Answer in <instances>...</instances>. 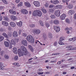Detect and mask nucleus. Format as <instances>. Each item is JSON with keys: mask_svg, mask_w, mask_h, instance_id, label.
I'll use <instances>...</instances> for the list:
<instances>
[{"mask_svg": "<svg viewBox=\"0 0 76 76\" xmlns=\"http://www.w3.org/2000/svg\"><path fill=\"white\" fill-rule=\"evenodd\" d=\"M70 1V0H63L62 1L63 3H65V4H66L67 5H68L69 4V1Z\"/></svg>", "mask_w": 76, "mask_h": 76, "instance_id": "nucleus-18", "label": "nucleus"}, {"mask_svg": "<svg viewBox=\"0 0 76 76\" xmlns=\"http://www.w3.org/2000/svg\"><path fill=\"white\" fill-rule=\"evenodd\" d=\"M56 6L57 7V8L58 9H62V6L61 5H58Z\"/></svg>", "mask_w": 76, "mask_h": 76, "instance_id": "nucleus-27", "label": "nucleus"}, {"mask_svg": "<svg viewBox=\"0 0 76 76\" xmlns=\"http://www.w3.org/2000/svg\"><path fill=\"white\" fill-rule=\"evenodd\" d=\"M22 32V30H20L19 31V35H20V34H21V32Z\"/></svg>", "mask_w": 76, "mask_h": 76, "instance_id": "nucleus-58", "label": "nucleus"}, {"mask_svg": "<svg viewBox=\"0 0 76 76\" xmlns=\"http://www.w3.org/2000/svg\"><path fill=\"white\" fill-rule=\"evenodd\" d=\"M55 15L57 16H60V11L59 10L56 11L55 12Z\"/></svg>", "mask_w": 76, "mask_h": 76, "instance_id": "nucleus-9", "label": "nucleus"}, {"mask_svg": "<svg viewBox=\"0 0 76 76\" xmlns=\"http://www.w3.org/2000/svg\"><path fill=\"white\" fill-rule=\"evenodd\" d=\"M4 18V20L6 21H9V18L7 16H5Z\"/></svg>", "mask_w": 76, "mask_h": 76, "instance_id": "nucleus-25", "label": "nucleus"}, {"mask_svg": "<svg viewBox=\"0 0 76 76\" xmlns=\"http://www.w3.org/2000/svg\"><path fill=\"white\" fill-rule=\"evenodd\" d=\"M54 29L56 32H58L60 31V28L59 26H54Z\"/></svg>", "mask_w": 76, "mask_h": 76, "instance_id": "nucleus-6", "label": "nucleus"}, {"mask_svg": "<svg viewBox=\"0 0 76 76\" xmlns=\"http://www.w3.org/2000/svg\"><path fill=\"white\" fill-rule=\"evenodd\" d=\"M28 49L30 50L31 52H34V48H33L32 47L31 45H28Z\"/></svg>", "mask_w": 76, "mask_h": 76, "instance_id": "nucleus-14", "label": "nucleus"}, {"mask_svg": "<svg viewBox=\"0 0 76 76\" xmlns=\"http://www.w3.org/2000/svg\"><path fill=\"white\" fill-rule=\"evenodd\" d=\"M63 40H64V39H63V37H61L59 39V41H63Z\"/></svg>", "mask_w": 76, "mask_h": 76, "instance_id": "nucleus-50", "label": "nucleus"}, {"mask_svg": "<svg viewBox=\"0 0 76 76\" xmlns=\"http://www.w3.org/2000/svg\"><path fill=\"white\" fill-rule=\"evenodd\" d=\"M45 25L46 27H47V28H48V27H49V26H50V24L47 23H46Z\"/></svg>", "mask_w": 76, "mask_h": 76, "instance_id": "nucleus-38", "label": "nucleus"}, {"mask_svg": "<svg viewBox=\"0 0 76 76\" xmlns=\"http://www.w3.org/2000/svg\"><path fill=\"white\" fill-rule=\"evenodd\" d=\"M45 7H48V3H46V4L45 5Z\"/></svg>", "mask_w": 76, "mask_h": 76, "instance_id": "nucleus-47", "label": "nucleus"}, {"mask_svg": "<svg viewBox=\"0 0 76 76\" xmlns=\"http://www.w3.org/2000/svg\"><path fill=\"white\" fill-rule=\"evenodd\" d=\"M18 59V56H15L14 57V60H17Z\"/></svg>", "mask_w": 76, "mask_h": 76, "instance_id": "nucleus-43", "label": "nucleus"}, {"mask_svg": "<svg viewBox=\"0 0 76 76\" xmlns=\"http://www.w3.org/2000/svg\"><path fill=\"white\" fill-rule=\"evenodd\" d=\"M75 11L73 10H69V13H70L71 15H72V14H74L75 13Z\"/></svg>", "mask_w": 76, "mask_h": 76, "instance_id": "nucleus-22", "label": "nucleus"}, {"mask_svg": "<svg viewBox=\"0 0 76 76\" xmlns=\"http://www.w3.org/2000/svg\"><path fill=\"white\" fill-rule=\"evenodd\" d=\"M58 44H60V45H64V43H63V42H61V41H59V42H58Z\"/></svg>", "mask_w": 76, "mask_h": 76, "instance_id": "nucleus-35", "label": "nucleus"}, {"mask_svg": "<svg viewBox=\"0 0 76 76\" xmlns=\"http://www.w3.org/2000/svg\"><path fill=\"white\" fill-rule=\"evenodd\" d=\"M11 41L12 45H15V44L16 43H15V41L14 40L12 39Z\"/></svg>", "mask_w": 76, "mask_h": 76, "instance_id": "nucleus-32", "label": "nucleus"}, {"mask_svg": "<svg viewBox=\"0 0 76 76\" xmlns=\"http://www.w3.org/2000/svg\"><path fill=\"white\" fill-rule=\"evenodd\" d=\"M3 3H4L5 4H7V1L6 0H5V1H4Z\"/></svg>", "mask_w": 76, "mask_h": 76, "instance_id": "nucleus-56", "label": "nucleus"}, {"mask_svg": "<svg viewBox=\"0 0 76 76\" xmlns=\"http://www.w3.org/2000/svg\"><path fill=\"white\" fill-rule=\"evenodd\" d=\"M66 17V14H63L60 16L61 19V20H64V19H65Z\"/></svg>", "mask_w": 76, "mask_h": 76, "instance_id": "nucleus-11", "label": "nucleus"}, {"mask_svg": "<svg viewBox=\"0 0 76 76\" xmlns=\"http://www.w3.org/2000/svg\"><path fill=\"white\" fill-rule=\"evenodd\" d=\"M74 19H76V13H75V15H74Z\"/></svg>", "mask_w": 76, "mask_h": 76, "instance_id": "nucleus-64", "label": "nucleus"}, {"mask_svg": "<svg viewBox=\"0 0 76 76\" xmlns=\"http://www.w3.org/2000/svg\"><path fill=\"white\" fill-rule=\"evenodd\" d=\"M38 74L39 75H42L43 74H44V72H38Z\"/></svg>", "mask_w": 76, "mask_h": 76, "instance_id": "nucleus-54", "label": "nucleus"}, {"mask_svg": "<svg viewBox=\"0 0 76 76\" xmlns=\"http://www.w3.org/2000/svg\"><path fill=\"white\" fill-rule=\"evenodd\" d=\"M39 22L41 26H44V24L43 23V22H42V21L41 20H39Z\"/></svg>", "mask_w": 76, "mask_h": 76, "instance_id": "nucleus-30", "label": "nucleus"}, {"mask_svg": "<svg viewBox=\"0 0 76 76\" xmlns=\"http://www.w3.org/2000/svg\"><path fill=\"white\" fill-rule=\"evenodd\" d=\"M57 42H55L54 43V46H56L57 45Z\"/></svg>", "mask_w": 76, "mask_h": 76, "instance_id": "nucleus-59", "label": "nucleus"}, {"mask_svg": "<svg viewBox=\"0 0 76 76\" xmlns=\"http://www.w3.org/2000/svg\"><path fill=\"white\" fill-rule=\"evenodd\" d=\"M4 44L6 47H8L9 46V42H4Z\"/></svg>", "mask_w": 76, "mask_h": 76, "instance_id": "nucleus-24", "label": "nucleus"}, {"mask_svg": "<svg viewBox=\"0 0 76 76\" xmlns=\"http://www.w3.org/2000/svg\"><path fill=\"white\" fill-rule=\"evenodd\" d=\"M50 17L52 19H54V18H56V17L54 15H51L50 16Z\"/></svg>", "mask_w": 76, "mask_h": 76, "instance_id": "nucleus-37", "label": "nucleus"}, {"mask_svg": "<svg viewBox=\"0 0 76 76\" xmlns=\"http://www.w3.org/2000/svg\"><path fill=\"white\" fill-rule=\"evenodd\" d=\"M1 67H3V66H2L1 65H0V68L1 70H3V68H1Z\"/></svg>", "mask_w": 76, "mask_h": 76, "instance_id": "nucleus-57", "label": "nucleus"}, {"mask_svg": "<svg viewBox=\"0 0 76 76\" xmlns=\"http://www.w3.org/2000/svg\"><path fill=\"white\" fill-rule=\"evenodd\" d=\"M43 36L44 39L45 40V39H47V37L46 36V35L45 34H43Z\"/></svg>", "mask_w": 76, "mask_h": 76, "instance_id": "nucleus-34", "label": "nucleus"}, {"mask_svg": "<svg viewBox=\"0 0 76 76\" xmlns=\"http://www.w3.org/2000/svg\"><path fill=\"white\" fill-rule=\"evenodd\" d=\"M4 58L5 59H9V55L7 54H5Z\"/></svg>", "mask_w": 76, "mask_h": 76, "instance_id": "nucleus-28", "label": "nucleus"}, {"mask_svg": "<svg viewBox=\"0 0 76 76\" xmlns=\"http://www.w3.org/2000/svg\"><path fill=\"white\" fill-rule=\"evenodd\" d=\"M52 7H53V5H50L49 6V8H51Z\"/></svg>", "mask_w": 76, "mask_h": 76, "instance_id": "nucleus-60", "label": "nucleus"}, {"mask_svg": "<svg viewBox=\"0 0 76 76\" xmlns=\"http://www.w3.org/2000/svg\"><path fill=\"white\" fill-rule=\"evenodd\" d=\"M17 24L18 26H20V27H21L22 26V22L21 21H20L18 23H17Z\"/></svg>", "mask_w": 76, "mask_h": 76, "instance_id": "nucleus-20", "label": "nucleus"}, {"mask_svg": "<svg viewBox=\"0 0 76 76\" xmlns=\"http://www.w3.org/2000/svg\"><path fill=\"white\" fill-rule=\"evenodd\" d=\"M68 7L69 9H72L73 8V4H70L68 5Z\"/></svg>", "mask_w": 76, "mask_h": 76, "instance_id": "nucleus-26", "label": "nucleus"}, {"mask_svg": "<svg viewBox=\"0 0 76 76\" xmlns=\"http://www.w3.org/2000/svg\"><path fill=\"white\" fill-rule=\"evenodd\" d=\"M11 18L12 20H15L16 19V17L15 16H12L11 17Z\"/></svg>", "mask_w": 76, "mask_h": 76, "instance_id": "nucleus-29", "label": "nucleus"}, {"mask_svg": "<svg viewBox=\"0 0 76 76\" xmlns=\"http://www.w3.org/2000/svg\"><path fill=\"white\" fill-rule=\"evenodd\" d=\"M32 14L34 16H38L39 17H41L42 16V12L39 10H34Z\"/></svg>", "mask_w": 76, "mask_h": 76, "instance_id": "nucleus-1", "label": "nucleus"}, {"mask_svg": "<svg viewBox=\"0 0 76 76\" xmlns=\"http://www.w3.org/2000/svg\"><path fill=\"white\" fill-rule=\"evenodd\" d=\"M49 37L50 39L51 38H52V35L50 34V35H49Z\"/></svg>", "mask_w": 76, "mask_h": 76, "instance_id": "nucleus-61", "label": "nucleus"}, {"mask_svg": "<svg viewBox=\"0 0 76 76\" xmlns=\"http://www.w3.org/2000/svg\"><path fill=\"white\" fill-rule=\"evenodd\" d=\"M49 12H50L51 13H53V12H54V11L53 10V9H50L49 10Z\"/></svg>", "mask_w": 76, "mask_h": 76, "instance_id": "nucleus-41", "label": "nucleus"}, {"mask_svg": "<svg viewBox=\"0 0 76 76\" xmlns=\"http://www.w3.org/2000/svg\"><path fill=\"white\" fill-rule=\"evenodd\" d=\"M15 2L17 3H18L20 2V0H15Z\"/></svg>", "mask_w": 76, "mask_h": 76, "instance_id": "nucleus-51", "label": "nucleus"}, {"mask_svg": "<svg viewBox=\"0 0 76 76\" xmlns=\"http://www.w3.org/2000/svg\"><path fill=\"white\" fill-rule=\"evenodd\" d=\"M4 53V51H2L1 52H0L1 55V56H3Z\"/></svg>", "mask_w": 76, "mask_h": 76, "instance_id": "nucleus-40", "label": "nucleus"}, {"mask_svg": "<svg viewBox=\"0 0 76 76\" xmlns=\"http://www.w3.org/2000/svg\"><path fill=\"white\" fill-rule=\"evenodd\" d=\"M19 64L18 63H14L13 64V65H15V66H17V65H18Z\"/></svg>", "mask_w": 76, "mask_h": 76, "instance_id": "nucleus-55", "label": "nucleus"}, {"mask_svg": "<svg viewBox=\"0 0 76 76\" xmlns=\"http://www.w3.org/2000/svg\"><path fill=\"white\" fill-rule=\"evenodd\" d=\"M66 22H67V23H70L69 19L68 18H67L66 19Z\"/></svg>", "mask_w": 76, "mask_h": 76, "instance_id": "nucleus-39", "label": "nucleus"}, {"mask_svg": "<svg viewBox=\"0 0 76 76\" xmlns=\"http://www.w3.org/2000/svg\"><path fill=\"white\" fill-rule=\"evenodd\" d=\"M8 30H11L12 29V27L10 26H8Z\"/></svg>", "mask_w": 76, "mask_h": 76, "instance_id": "nucleus-52", "label": "nucleus"}, {"mask_svg": "<svg viewBox=\"0 0 76 76\" xmlns=\"http://www.w3.org/2000/svg\"><path fill=\"white\" fill-rule=\"evenodd\" d=\"M13 52L15 54H17L18 51L17 50V48H14L13 50Z\"/></svg>", "mask_w": 76, "mask_h": 76, "instance_id": "nucleus-21", "label": "nucleus"}, {"mask_svg": "<svg viewBox=\"0 0 76 76\" xmlns=\"http://www.w3.org/2000/svg\"><path fill=\"white\" fill-rule=\"evenodd\" d=\"M22 44L24 46H27V42L26 40H21Z\"/></svg>", "mask_w": 76, "mask_h": 76, "instance_id": "nucleus-8", "label": "nucleus"}, {"mask_svg": "<svg viewBox=\"0 0 76 76\" xmlns=\"http://www.w3.org/2000/svg\"><path fill=\"white\" fill-rule=\"evenodd\" d=\"M72 29V27H70V28H69L68 27H66V28L65 29V30H71Z\"/></svg>", "mask_w": 76, "mask_h": 76, "instance_id": "nucleus-36", "label": "nucleus"}, {"mask_svg": "<svg viewBox=\"0 0 76 76\" xmlns=\"http://www.w3.org/2000/svg\"><path fill=\"white\" fill-rule=\"evenodd\" d=\"M34 4L36 7H39V6H40V4H39V2L38 1H35L34 2Z\"/></svg>", "mask_w": 76, "mask_h": 76, "instance_id": "nucleus-10", "label": "nucleus"}, {"mask_svg": "<svg viewBox=\"0 0 76 76\" xmlns=\"http://www.w3.org/2000/svg\"><path fill=\"white\" fill-rule=\"evenodd\" d=\"M51 3H52L53 4H58L59 3V1L57 0L55 1H51Z\"/></svg>", "mask_w": 76, "mask_h": 76, "instance_id": "nucleus-13", "label": "nucleus"}, {"mask_svg": "<svg viewBox=\"0 0 76 76\" xmlns=\"http://www.w3.org/2000/svg\"><path fill=\"white\" fill-rule=\"evenodd\" d=\"M21 12L22 13L24 14V15L28 14V12L25 9H23L21 10Z\"/></svg>", "mask_w": 76, "mask_h": 76, "instance_id": "nucleus-7", "label": "nucleus"}, {"mask_svg": "<svg viewBox=\"0 0 76 76\" xmlns=\"http://www.w3.org/2000/svg\"><path fill=\"white\" fill-rule=\"evenodd\" d=\"M10 25L12 27H15L16 26V24L13 22H11L10 23Z\"/></svg>", "mask_w": 76, "mask_h": 76, "instance_id": "nucleus-16", "label": "nucleus"}, {"mask_svg": "<svg viewBox=\"0 0 76 76\" xmlns=\"http://www.w3.org/2000/svg\"><path fill=\"white\" fill-rule=\"evenodd\" d=\"M26 39L27 41H28L29 42H31V43L32 44L34 43V39L32 36L31 35L27 36Z\"/></svg>", "mask_w": 76, "mask_h": 76, "instance_id": "nucleus-2", "label": "nucleus"}, {"mask_svg": "<svg viewBox=\"0 0 76 76\" xmlns=\"http://www.w3.org/2000/svg\"><path fill=\"white\" fill-rule=\"evenodd\" d=\"M41 10L44 13H47V10L45 9L44 8H42Z\"/></svg>", "mask_w": 76, "mask_h": 76, "instance_id": "nucleus-31", "label": "nucleus"}, {"mask_svg": "<svg viewBox=\"0 0 76 76\" xmlns=\"http://www.w3.org/2000/svg\"><path fill=\"white\" fill-rule=\"evenodd\" d=\"M50 73V72H45L44 74L45 75V74H49Z\"/></svg>", "mask_w": 76, "mask_h": 76, "instance_id": "nucleus-62", "label": "nucleus"}, {"mask_svg": "<svg viewBox=\"0 0 76 76\" xmlns=\"http://www.w3.org/2000/svg\"><path fill=\"white\" fill-rule=\"evenodd\" d=\"M4 9V7L2 6H0V10H2Z\"/></svg>", "mask_w": 76, "mask_h": 76, "instance_id": "nucleus-53", "label": "nucleus"}, {"mask_svg": "<svg viewBox=\"0 0 76 76\" xmlns=\"http://www.w3.org/2000/svg\"><path fill=\"white\" fill-rule=\"evenodd\" d=\"M35 25L34 24H31L30 25V27L31 28H32V27H35Z\"/></svg>", "mask_w": 76, "mask_h": 76, "instance_id": "nucleus-45", "label": "nucleus"}, {"mask_svg": "<svg viewBox=\"0 0 76 76\" xmlns=\"http://www.w3.org/2000/svg\"><path fill=\"white\" fill-rule=\"evenodd\" d=\"M5 37V38H7V39H8L9 38V36L7 35V34H6L5 33H3L2 34Z\"/></svg>", "mask_w": 76, "mask_h": 76, "instance_id": "nucleus-23", "label": "nucleus"}, {"mask_svg": "<svg viewBox=\"0 0 76 76\" xmlns=\"http://www.w3.org/2000/svg\"><path fill=\"white\" fill-rule=\"evenodd\" d=\"M53 23L56 25H58V24H59V21L57 20H55L53 21Z\"/></svg>", "mask_w": 76, "mask_h": 76, "instance_id": "nucleus-19", "label": "nucleus"}, {"mask_svg": "<svg viewBox=\"0 0 76 76\" xmlns=\"http://www.w3.org/2000/svg\"><path fill=\"white\" fill-rule=\"evenodd\" d=\"M20 50L23 52V53H24V55L26 56L27 55L28 53V51L26 50V48L24 46H22L21 47Z\"/></svg>", "mask_w": 76, "mask_h": 76, "instance_id": "nucleus-3", "label": "nucleus"}, {"mask_svg": "<svg viewBox=\"0 0 76 76\" xmlns=\"http://www.w3.org/2000/svg\"><path fill=\"white\" fill-rule=\"evenodd\" d=\"M22 2H20L18 4V6H22Z\"/></svg>", "mask_w": 76, "mask_h": 76, "instance_id": "nucleus-46", "label": "nucleus"}, {"mask_svg": "<svg viewBox=\"0 0 76 76\" xmlns=\"http://www.w3.org/2000/svg\"><path fill=\"white\" fill-rule=\"evenodd\" d=\"M12 36L15 38H16L18 37V32L16 31H15L13 32Z\"/></svg>", "mask_w": 76, "mask_h": 76, "instance_id": "nucleus-12", "label": "nucleus"}, {"mask_svg": "<svg viewBox=\"0 0 76 76\" xmlns=\"http://www.w3.org/2000/svg\"><path fill=\"white\" fill-rule=\"evenodd\" d=\"M12 14H13V15H16V11L13 10Z\"/></svg>", "mask_w": 76, "mask_h": 76, "instance_id": "nucleus-49", "label": "nucleus"}, {"mask_svg": "<svg viewBox=\"0 0 76 76\" xmlns=\"http://www.w3.org/2000/svg\"><path fill=\"white\" fill-rule=\"evenodd\" d=\"M0 31L1 32H3V31H4V28H0Z\"/></svg>", "mask_w": 76, "mask_h": 76, "instance_id": "nucleus-48", "label": "nucleus"}, {"mask_svg": "<svg viewBox=\"0 0 76 76\" xmlns=\"http://www.w3.org/2000/svg\"><path fill=\"white\" fill-rule=\"evenodd\" d=\"M34 34H36L37 35H38L41 32V31L39 29H34L32 31Z\"/></svg>", "mask_w": 76, "mask_h": 76, "instance_id": "nucleus-4", "label": "nucleus"}, {"mask_svg": "<svg viewBox=\"0 0 76 76\" xmlns=\"http://www.w3.org/2000/svg\"><path fill=\"white\" fill-rule=\"evenodd\" d=\"M18 53L19 57H21V56H23L24 54V53L20 49H18Z\"/></svg>", "mask_w": 76, "mask_h": 76, "instance_id": "nucleus-5", "label": "nucleus"}, {"mask_svg": "<svg viewBox=\"0 0 76 76\" xmlns=\"http://www.w3.org/2000/svg\"><path fill=\"white\" fill-rule=\"evenodd\" d=\"M8 36H9L10 37H12V34L11 32H9L8 33Z\"/></svg>", "mask_w": 76, "mask_h": 76, "instance_id": "nucleus-42", "label": "nucleus"}, {"mask_svg": "<svg viewBox=\"0 0 76 76\" xmlns=\"http://www.w3.org/2000/svg\"><path fill=\"white\" fill-rule=\"evenodd\" d=\"M4 39V37L3 36H0V41H1Z\"/></svg>", "mask_w": 76, "mask_h": 76, "instance_id": "nucleus-33", "label": "nucleus"}, {"mask_svg": "<svg viewBox=\"0 0 76 76\" xmlns=\"http://www.w3.org/2000/svg\"><path fill=\"white\" fill-rule=\"evenodd\" d=\"M72 50H76V47L75 48H72Z\"/></svg>", "mask_w": 76, "mask_h": 76, "instance_id": "nucleus-63", "label": "nucleus"}, {"mask_svg": "<svg viewBox=\"0 0 76 76\" xmlns=\"http://www.w3.org/2000/svg\"><path fill=\"white\" fill-rule=\"evenodd\" d=\"M25 5L26 7H31V4L29 2H25Z\"/></svg>", "mask_w": 76, "mask_h": 76, "instance_id": "nucleus-17", "label": "nucleus"}, {"mask_svg": "<svg viewBox=\"0 0 76 76\" xmlns=\"http://www.w3.org/2000/svg\"><path fill=\"white\" fill-rule=\"evenodd\" d=\"M13 10H11V9H10L9 10V12L10 13H11V14H12L13 12Z\"/></svg>", "mask_w": 76, "mask_h": 76, "instance_id": "nucleus-44", "label": "nucleus"}, {"mask_svg": "<svg viewBox=\"0 0 76 76\" xmlns=\"http://www.w3.org/2000/svg\"><path fill=\"white\" fill-rule=\"evenodd\" d=\"M2 24L3 25L6 26H8V23L5 21H2Z\"/></svg>", "mask_w": 76, "mask_h": 76, "instance_id": "nucleus-15", "label": "nucleus"}]
</instances>
